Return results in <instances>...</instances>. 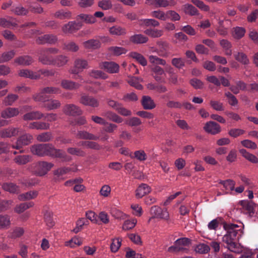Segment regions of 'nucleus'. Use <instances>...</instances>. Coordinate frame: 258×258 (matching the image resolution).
Instances as JSON below:
<instances>
[{"label":"nucleus","instance_id":"obj_1","mask_svg":"<svg viewBox=\"0 0 258 258\" xmlns=\"http://www.w3.org/2000/svg\"><path fill=\"white\" fill-rule=\"evenodd\" d=\"M30 149L34 155L38 156H49L52 158H60L63 160H66L67 155L65 152L61 150L56 149L51 144L34 145L31 146Z\"/></svg>","mask_w":258,"mask_h":258},{"label":"nucleus","instance_id":"obj_2","mask_svg":"<svg viewBox=\"0 0 258 258\" xmlns=\"http://www.w3.org/2000/svg\"><path fill=\"white\" fill-rule=\"evenodd\" d=\"M191 244V240L188 238L183 237L176 240L174 245L170 246L168 251L171 252H178L183 251L187 252L188 249L184 246H189Z\"/></svg>","mask_w":258,"mask_h":258},{"label":"nucleus","instance_id":"obj_3","mask_svg":"<svg viewBox=\"0 0 258 258\" xmlns=\"http://www.w3.org/2000/svg\"><path fill=\"white\" fill-rule=\"evenodd\" d=\"M53 164L46 161L38 162L35 168V172L39 176L45 175L53 166Z\"/></svg>","mask_w":258,"mask_h":258},{"label":"nucleus","instance_id":"obj_4","mask_svg":"<svg viewBox=\"0 0 258 258\" xmlns=\"http://www.w3.org/2000/svg\"><path fill=\"white\" fill-rule=\"evenodd\" d=\"M32 139L33 137L30 134H24L18 138L16 144L12 145V147L13 149L20 150L23 146L30 144L32 142Z\"/></svg>","mask_w":258,"mask_h":258},{"label":"nucleus","instance_id":"obj_5","mask_svg":"<svg viewBox=\"0 0 258 258\" xmlns=\"http://www.w3.org/2000/svg\"><path fill=\"white\" fill-rule=\"evenodd\" d=\"M100 69L104 70L110 74L117 73L119 71V66L113 61H103L99 63Z\"/></svg>","mask_w":258,"mask_h":258},{"label":"nucleus","instance_id":"obj_6","mask_svg":"<svg viewBox=\"0 0 258 258\" xmlns=\"http://www.w3.org/2000/svg\"><path fill=\"white\" fill-rule=\"evenodd\" d=\"M57 41V37L52 34H47L38 37L36 39V42L38 44H54Z\"/></svg>","mask_w":258,"mask_h":258},{"label":"nucleus","instance_id":"obj_7","mask_svg":"<svg viewBox=\"0 0 258 258\" xmlns=\"http://www.w3.org/2000/svg\"><path fill=\"white\" fill-rule=\"evenodd\" d=\"M80 102L84 105L94 108L97 107L99 105V102L97 99L85 94L81 95Z\"/></svg>","mask_w":258,"mask_h":258},{"label":"nucleus","instance_id":"obj_8","mask_svg":"<svg viewBox=\"0 0 258 258\" xmlns=\"http://www.w3.org/2000/svg\"><path fill=\"white\" fill-rule=\"evenodd\" d=\"M54 57L46 51L44 49L38 52V60L44 65H52Z\"/></svg>","mask_w":258,"mask_h":258},{"label":"nucleus","instance_id":"obj_9","mask_svg":"<svg viewBox=\"0 0 258 258\" xmlns=\"http://www.w3.org/2000/svg\"><path fill=\"white\" fill-rule=\"evenodd\" d=\"M157 53L159 56L167 57L170 53L169 52V44L166 41H158L157 42Z\"/></svg>","mask_w":258,"mask_h":258},{"label":"nucleus","instance_id":"obj_10","mask_svg":"<svg viewBox=\"0 0 258 258\" xmlns=\"http://www.w3.org/2000/svg\"><path fill=\"white\" fill-rule=\"evenodd\" d=\"M63 112L68 115L79 116L82 114V110L78 106L73 104H67L63 109Z\"/></svg>","mask_w":258,"mask_h":258},{"label":"nucleus","instance_id":"obj_11","mask_svg":"<svg viewBox=\"0 0 258 258\" xmlns=\"http://www.w3.org/2000/svg\"><path fill=\"white\" fill-rule=\"evenodd\" d=\"M204 129L208 133L214 135L219 134L221 131L220 125L213 121L207 122L205 124Z\"/></svg>","mask_w":258,"mask_h":258},{"label":"nucleus","instance_id":"obj_12","mask_svg":"<svg viewBox=\"0 0 258 258\" xmlns=\"http://www.w3.org/2000/svg\"><path fill=\"white\" fill-rule=\"evenodd\" d=\"M82 26V24L80 22L71 21L63 26L62 31L66 33H73L79 30Z\"/></svg>","mask_w":258,"mask_h":258},{"label":"nucleus","instance_id":"obj_13","mask_svg":"<svg viewBox=\"0 0 258 258\" xmlns=\"http://www.w3.org/2000/svg\"><path fill=\"white\" fill-rule=\"evenodd\" d=\"M153 72V77L157 82H164L166 74L164 70L158 66H155L152 68Z\"/></svg>","mask_w":258,"mask_h":258},{"label":"nucleus","instance_id":"obj_14","mask_svg":"<svg viewBox=\"0 0 258 258\" xmlns=\"http://www.w3.org/2000/svg\"><path fill=\"white\" fill-rule=\"evenodd\" d=\"M19 132V128L9 127L0 131V137L2 138H10L17 136Z\"/></svg>","mask_w":258,"mask_h":258},{"label":"nucleus","instance_id":"obj_15","mask_svg":"<svg viewBox=\"0 0 258 258\" xmlns=\"http://www.w3.org/2000/svg\"><path fill=\"white\" fill-rule=\"evenodd\" d=\"M223 227L225 230H227V234L231 238L232 240L234 241V239L237 236L238 233V230H235V228L238 227L237 225L231 224V223H224Z\"/></svg>","mask_w":258,"mask_h":258},{"label":"nucleus","instance_id":"obj_16","mask_svg":"<svg viewBox=\"0 0 258 258\" xmlns=\"http://www.w3.org/2000/svg\"><path fill=\"white\" fill-rule=\"evenodd\" d=\"M33 58L28 55H21L14 60L15 63L24 66H28L31 65L33 62Z\"/></svg>","mask_w":258,"mask_h":258},{"label":"nucleus","instance_id":"obj_17","mask_svg":"<svg viewBox=\"0 0 258 258\" xmlns=\"http://www.w3.org/2000/svg\"><path fill=\"white\" fill-rule=\"evenodd\" d=\"M44 116V114L39 111H33L24 114L23 119L24 120H39Z\"/></svg>","mask_w":258,"mask_h":258},{"label":"nucleus","instance_id":"obj_18","mask_svg":"<svg viewBox=\"0 0 258 258\" xmlns=\"http://www.w3.org/2000/svg\"><path fill=\"white\" fill-rule=\"evenodd\" d=\"M151 191V187L146 183H142L136 190V197L140 199Z\"/></svg>","mask_w":258,"mask_h":258},{"label":"nucleus","instance_id":"obj_19","mask_svg":"<svg viewBox=\"0 0 258 258\" xmlns=\"http://www.w3.org/2000/svg\"><path fill=\"white\" fill-rule=\"evenodd\" d=\"M141 104L145 109L151 110L156 107V104L152 98L149 96H143Z\"/></svg>","mask_w":258,"mask_h":258},{"label":"nucleus","instance_id":"obj_20","mask_svg":"<svg viewBox=\"0 0 258 258\" xmlns=\"http://www.w3.org/2000/svg\"><path fill=\"white\" fill-rule=\"evenodd\" d=\"M19 109L17 108L8 107L1 112V116L4 118H10L18 115Z\"/></svg>","mask_w":258,"mask_h":258},{"label":"nucleus","instance_id":"obj_21","mask_svg":"<svg viewBox=\"0 0 258 258\" xmlns=\"http://www.w3.org/2000/svg\"><path fill=\"white\" fill-rule=\"evenodd\" d=\"M49 127V123L42 121L32 122L28 125L29 128L38 130H48Z\"/></svg>","mask_w":258,"mask_h":258},{"label":"nucleus","instance_id":"obj_22","mask_svg":"<svg viewBox=\"0 0 258 258\" xmlns=\"http://www.w3.org/2000/svg\"><path fill=\"white\" fill-rule=\"evenodd\" d=\"M77 138L84 140H98L99 137L95 136L92 134H91L87 131H79L78 132L76 135Z\"/></svg>","mask_w":258,"mask_h":258},{"label":"nucleus","instance_id":"obj_23","mask_svg":"<svg viewBox=\"0 0 258 258\" xmlns=\"http://www.w3.org/2000/svg\"><path fill=\"white\" fill-rule=\"evenodd\" d=\"M19 75L21 77L30 78L31 79H38L40 78L39 75H38L36 73H34L28 69L21 70L19 72Z\"/></svg>","mask_w":258,"mask_h":258},{"label":"nucleus","instance_id":"obj_24","mask_svg":"<svg viewBox=\"0 0 258 258\" xmlns=\"http://www.w3.org/2000/svg\"><path fill=\"white\" fill-rule=\"evenodd\" d=\"M61 86L65 89L72 90L78 89L80 85L72 81L62 80L61 81Z\"/></svg>","mask_w":258,"mask_h":258},{"label":"nucleus","instance_id":"obj_25","mask_svg":"<svg viewBox=\"0 0 258 258\" xmlns=\"http://www.w3.org/2000/svg\"><path fill=\"white\" fill-rule=\"evenodd\" d=\"M69 60V59L67 56L59 55L54 58L52 65L58 67H63L68 63Z\"/></svg>","mask_w":258,"mask_h":258},{"label":"nucleus","instance_id":"obj_26","mask_svg":"<svg viewBox=\"0 0 258 258\" xmlns=\"http://www.w3.org/2000/svg\"><path fill=\"white\" fill-rule=\"evenodd\" d=\"M83 45L86 49H96L101 46V42L99 40L91 39L83 42Z\"/></svg>","mask_w":258,"mask_h":258},{"label":"nucleus","instance_id":"obj_27","mask_svg":"<svg viewBox=\"0 0 258 258\" xmlns=\"http://www.w3.org/2000/svg\"><path fill=\"white\" fill-rule=\"evenodd\" d=\"M76 20L81 23L84 22L86 23L92 24L95 22L96 19L92 15L81 14L76 17Z\"/></svg>","mask_w":258,"mask_h":258},{"label":"nucleus","instance_id":"obj_28","mask_svg":"<svg viewBox=\"0 0 258 258\" xmlns=\"http://www.w3.org/2000/svg\"><path fill=\"white\" fill-rule=\"evenodd\" d=\"M223 241L227 244V247L231 251L236 252L237 244L227 234L223 236Z\"/></svg>","mask_w":258,"mask_h":258},{"label":"nucleus","instance_id":"obj_29","mask_svg":"<svg viewBox=\"0 0 258 258\" xmlns=\"http://www.w3.org/2000/svg\"><path fill=\"white\" fill-rule=\"evenodd\" d=\"M2 187L5 190L11 193L18 194L20 191L19 187L13 183H4Z\"/></svg>","mask_w":258,"mask_h":258},{"label":"nucleus","instance_id":"obj_30","mask_svg":"<svg viewBox=\"0 0 258 258\" xmlns=\"http://www.w3.org/2000/svg\"><path fill=\"white\" fill-rule=\"evenodd\" d=\"M49 96L47 95L42 89H41L40 92L33 95V99L36 102H41L46 103L49 100Z\"/></svg>","mask_w":258,"mask_h":258},{"label":"nucleus","instance_id":"obj_31","mask_svg":"<svg viewBox=\"0 0 258 258\" xmlns=\"http://www.w3.org/2000/svg\"><path fill=\"white\" fill-rule=\"evenodd\" d=\"M153 213L151 212L152 215L149 220V222L152 219L154 218H158L161 219L167 220L169 217V214L168 211H153Z\"/></svg>","mask_w":258,"mask_h":258},{"label":"nucleus","instance_id":"obj_32","mask_svg":"<svg viewBox=\"0 0 258 258\" xmlns=\"http://www.w3.org/2000/svg\"><path fill=\"white\" fill-rule=\"evenodd\" d=\"M150 4L156 5L159 7H166L168 6H174L176 2L174 0H151Z\"/></svg>","mask_w":258,"mask_h":258},{"label":"nucleus","instance_id":"obj_33","mask_svg":"<svg viewBox=\"0 0 258 258\" xmlns=\"http://www.w3.org/2000/svg\"><path fill=\"white\" fill-rule=\"evenodd\" d=\"M61 103L59 101L55 99H49L46 103H44L43 107L49 110H54L59 108Z\"/></svg>","mask_w":258,"mask_h":258},{"label":"nucleus","instance_id":"obj_34","mask_svg":"<svg viewBox=\"0 0 258 258\" xmlns=\"http://www.w3.org/2000/svg\"><path fill=\"white\" fill-rule=\"evenodd\" d=\"M220 44L224 49L225 55L229 56L232 55V44L230 41L227 39H222L220 41Z\"/></svg>","mask_w":258,"mask_h":258},{"label":"nucleus","instance_id":"obj_35","mask_svg":"<svg viewBox=\"0 0 258 258\" xmlns=\"http://www.w3.org/2000/svg\"><path fill=\"white\" fill-rule=\"evenodd\" d=\"M234 56L237 61L244 65H247L249 63V60L247 56L242 52L235 53Z\"/></svg>","mask_w":258,"mask_h":258},{"label":"nucleus","instance_id":"obj_36","mask_svg":"<svg viewBox=\"0 0 258 258\" xmlns=\"http://www.w3.org/2000/svg\"><path fill=\"white\" fill-rule=\"evenodd\" d=\"M239 152L243 157L251 163H258V158L255 155L248 153L245 149H240Z\"/></svg>","mask_w":258,"mask_h":258},{"label":"nucleus","instance_id":"obj_37","mask_svg":"<svg viewBox=\"0 0 258 258\" xmlns=\"http://www.w3.org/2000/svg\"><path fill=\"white\" fill-rule=\"evenodd\" d=\"M54 16L55 18L60 20L69 19L72 17V13L69 11L60 10L54 13Z\"/></svg>","mask_w":258,"mask_h":258},{"label":"nucleus","instance_id":"obj_38","mask_svg":"<svg viewBox=\"0 0 258 258\" xmlns=\"http://www.w3.org/2000/svg\"><path fill=\"white\" fill-rule=\"evenodd\" d=\"M148 38L142 34H135L130 37V41L134 43H144L148 41Z\"/></svg>","mask_w":258,"mask_h":258},{"label":"nucleus","instance_id":"obj_39","mask_svg":"<svg viewBox=\"0 0 258 258\" xmlns=\"http://www.w3.org/2000/svg\"><path fill=\"white\" fill-rule=\"evenodd\" d=\"M77 170L76 167H61L57 170H55L54 174L57 176H60L66 174L71 171L75 172Z\"/></svg>","mask_w":258,"mask_h":258},{"label":"nucleus","instance_id":"obj_40","mask_svg":"<svg viewBox=\"0 0 258 258\" xmlns=\"http://www.w3.org/2000/svg\"><path fill=\"white\" fill-rule=\"evenodd\" d=\"M11 11L18 16H25L28 13V10L21 5L13 6L11 8Z\"/></svg>","mask_w":258,"mask_h":258},{"label":"nucleus","instance_id":"obj_41","mask_svg":"<svg viewBox=\"0 0 258 258\" xmlns=\"http://www.w3.org/2000/svg\"><path fill=\"white\" fill-rule=\"evenodd\" d=\"M30 158L29 155H18L14 159V161L18 165H25L30 161Z\"/></svg>","mask_w":258,"mask_h":258},{"label":"nucleus","instance_id":"obj_42","mask_svg":"<svg viewBox=\"0 0 258 258\" xmlns=\"http://www.w3.org/2000/svg\"><path fill=\"white\" fill-rule=\"evenodd\" d=\"M238 204L242 206L244 210H254L257 208L256 205L251 201L241 200Z\"/></svg>","mask_w":258,"mask_h":258},{"label":"nucleus","instance_id":"obj_43","mask_svg":"<svg viewBox=\"0 0 258 258\" xmlns=\"http://www.w3.org/2000/svg\"><path fill=\"white\" fill-rule=\"evenodd\" d=\"M37 196V191H30L29 192L20 195L18 197V199L20 201L29 200L36 198Z\"/></svg>","mask_w":258,"mask_h":258},{"label":"nucleus","instance_id":"obj_44","mask_svg":"<svg viewBox=\"0 0 258 258\" xmlns=\"http://www.w3.org/2000/svg\"><path fill=\"white\" fill-rule=\"evenodd\" d=\"M140 25L141 26H146L147 27L153 26L157 27L159 25V23L155 19H145L140 20Z\"/></svg>","mask_w":258,"mask_h":258},{"label":"nucleus","instance_id":"obj_45","mask_svg":"<svg viewBox=\"0 0 258 258\" xmlns=\"http://www.w3.org/2000/svg\"><path fill=\"white\" fill-rule=\"evenodd\" d=\"M121 238L119 237L112 239V242L110 244V250L112 252H116L118 251L121 245Z\"/></svg>","mask_w":258,"mask_h":258},{"label":"nucleus","instance_id":"obj_46","mask_svg":"<svg viewBox=\"0 0 258 258\" xmlns=\"http://www.w3.org/2000/svg\"><path fill=\"white\" fill-rule=\"evenodd\" d=\"M184 12L188 15L195 16L199 15V11L197 8L190 4H185L183 6Z\"/></svg>","mask_w":258,"mask_h":258},{"label":"nucleus","instance_id":"obj_47","mask_svg":"<svg viewBox=\"0 0 258 258\" xmlns=\"http://www.w3.org/2000/svg\"><path fill=\"white\" fill-rule=\"evenodd\" d=\"M52 135L50 132H45L38 135L37 140L40 142H47L51 140Z\"/></svg>","mask_w":258,"mask_h":258},{"label":"nucleus","instance_id":"obj_48","mask_svg":"<svg viewBox=\"0 0 258 258\" xmlns=\"http://www.w3.org/2000/svg\"><path fill=\"white\" fill-rule=\"evenodd\" d=\"M144 33L153 38H157L163 35V31L160 30L147 29L144 31Z\"/></svg>","mask_w":258,"mask_h":258},{"label":"nucleus","instance_id":"obj_49","mask_svg":"<svg viewBox=\"0 0 258 258\" xmlns=\"http://www.w3.org/2000/svg\"><path fill=\"white\" fill-rule=\"evenodd\" d=\"M87 223H88V221L86 219L84 218L79 219L76 223V227L72 230V231L75 233H78L79 232L82 230L83 226L87 224Z\"/></svg>","mask_w":258,"mask_h":258},{"label":"nucleus","instance_id":"obj_50","mask_svg":"<svg viewBox=\"0 0 258 258\" xmlns=\"http://www.w3.org/2000/svg\"><path fill=\"white\" fill-rule=\"evenodd\" d=\"M74 67L78 68L81 71L88 68V62L86 60L77 58L74 62Z\"/></svg>","mask_w":258,"mask_h":258},{"label":"nucleus","instance_id":"obj_51","mask_svg":"<svg viewBox=\"0 0 258 258\" xmlns=\"http://www.w3.org/2000/svg\"><path fill=\"white\" fill-rule=\"evenodd\" d=\"M219 183L223 185L226 190L232 191L234 189L235 182L233 180L227 179L226 180H220Z\"/></svg>","mask_w":258,"mask_h":258},{"label":"nucleus","instance_id":"obj_52","mask_svg":"<svg viewBox=\"0 0 258 258\" xmlns=\"http://www.w3.org/2000/svg\"><path fill=\"white\" fill-rule=\"evenodd\" d=\"M109 32L112 35H121L126 33V30L120 26H115L110 28Z\"/></svg>","mask_w":258,"mask_h":258},{"label":"nucleus","instance_id":"obj_53","mask_svg":"<svg viewBox=\"0 0 258 258\" xmlns=\"http://www.w3.org/2000/svg\"><path fill=\"white\" fill-rule=\"evenodd\" d=\"M45 221L49 227H52L54 224V222L52 218V212L51 211H46L44 215Z\"/></svg>","mask_w":258,"mask_h":258},{"label":"nucleus","instance_id":"obj_54","mask_svg":"<svg viewBox=\"0 0 258 258\" xmlns=\"http://www.w3.org/2000/svg\"><path fill=\"white\" fill-rule=\"evenodd\" d=\"M10 225V217L8 215H0V229L7 228Z\"/></svg>","mask_w":258,"mask_h":258},{"label":"nucleus","instance_id":"obj_55","mask_svg":"<svg viewBox=\"0 0 258 258\" xmlns=\"http://www.w3.org/2000/svg\"><path fill=\"white\" fill-rule=\"evenodd\" d=\"M15 54L16 52L14 50L4 52L1 56V61L5 62L9 61L14 57Z\"/></svg>","mask_w":258,"mask_h":258},{"label":"nucleus","instance_id":"obj_56","mask_svg":"<svg viewBox=\"0 0 258 258\" xmlns=\"http://www.w3.org/2000/svg\"><path fill=\"white\" fill-rule=\"evenodd\" d=\"M18 98V96L14 94H9L6 97L4 100L3 103L5 105L9 106L12 105L13 103Z\"/></svg>","mask_w":258,"mask_h":258},{"label":"nucleus","instance_id":"obj_57","mask_svg":"<svg viewBox=\"0 0 258 258\" xmlns=\"http://www.w3.org/2000/svg\"><path fill=\"white\" fill-rule=\"evenodd\" d=\"M63 49L76 52L79 50V46L75 42L71 41L63 44Z\"/></svg>","mask_w":258,"mask_h":258},{"label":"nucleus","instance_id":"obj_58","mask_svg":"<svg viewBox=\"0 0 258 258\" xmlns=\"http://www.w3.org/2000/svg\"><path fill=\"white\" fill-rule=\"evenodd\" d=\"M90 76L95 79H106L108 78L107 75L100 70H92L90 73Z\"/></svg>","mask_w":258,"mask_h":258},{"label":"nucleus","instance_id":"obj_59","mask_svg":"<svg viewBox=\"0 0 258 258\" xmlns=\"http://www.w3.org/2000/svg\"><path fill=\"white\" fill-rule=\"evenodd\" d=\"M210 246L204 243L197 245L195 249L196 252L200 254L207 253L210 251Z\"/></svg>","mask_w":258,"mask_h":258},{"label":"nucleus","instance_id":"obj_60","mask_svg":"<svg viewBox=\"0 0 258 258\" xmlns=\"http://www.w3.org/2000/svg\"><path fill=\"white\" fill-rule=\"evenodd\" d=\"M83 243L82 240L81 238L76 236L73 237L71 240L66 242V245L70 246V247H74L75 245L80 246Z\"/></svg>","mask_w":258,"mask_h":258},{"label":"nucleus","instance_id":"obj_61","mask_svg":"<svg viewBox=\"0 0 258 258\" xmlns=\"http://www.w3.org/2000/svg\"><path fill=\"white\" fill-rule=\"evenodd\" d=\"M149 61L153 64L165 66L166 62L165 60L160 58L155 55H150L149 57Z\"/></svg>","mask_w":258,"mask_h":258},{"label":"nucleus","instance_id":"obj_62","mask_svg":"<svg viewBox=\"0 0 258 258\" xmlns=\"http://www.w3.org/2000/svg\"><path fill=\"white\" fill-rule=\"evenodd\" d=\"M245 33V30L244 28L240 27H236L234 28L233 35L235 38L239 39L241 38L244 35Z\"/></svg>","mask_w":258,"mask_h":258},{"label":"nucleus","instance_id":"obj_63","mask_svg":"<svg viewBox=\"0 0 258 258\" xmlns=\"http://www.w3.org/2000/svg\"><path fill=\"white\" fill-rule=\"evenodd\" d=\"M132 56L135 58L139 63L143 66H146L147 64V61L145 58L142 54L137 52H133L132 53Z\"/></svg>","mask_w":258,"mask_h":258},{"label":"nucleus","instance_id":"obj_64","mask_svg":"<svg viewBox=\"0 0 258 258\" xmlns=\"http://www.w3.org/2000/svg\"><path fill=\"white\" fill-rule=\"evenodd\" d=\"M98 6L103 10H108L112 8V4L110 0H101L98 2Z\"/></svg>","mask_w":258,"mask_h":258}]
</instances>
